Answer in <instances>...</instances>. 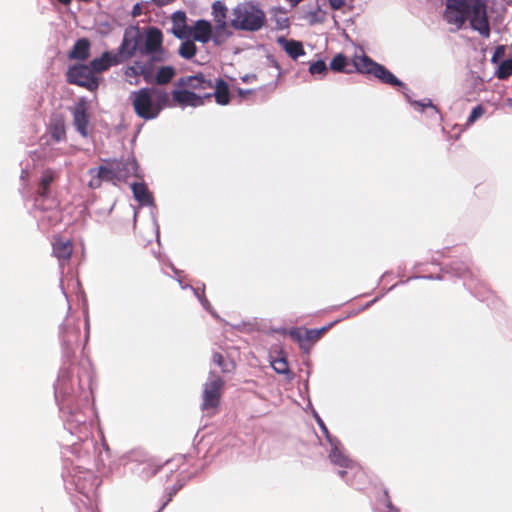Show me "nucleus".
I'll use <instances>...</instances> for the list:
<instances>
[{
    "mask_svg": "<svg viewBox=\"0 0 512 512\" xmlns=\"http://www.w3.org/2000/svg\"><path fill=\"white\" fill-rule=\"evenodd\" d=\"M338 474H339V476H340L341 478H345V477H346V475H347V471H345V470H340V471L338 472Z\"/></svg>",
    "mask_w": 512,
    "mask_h": 512,
    "instance_id": "c03bdc74",
    "label": "nucleus"
},
{
    "mask_svg": "<svg viewBox=\"0 0 512 512\" xmlns=\"http://www.w3.org/2000/svg\"><path fill=\"white\" fill-rule=\"evenodd\" d=\"M66 79L69 84H75L89 90H94L98 86L97 79L87 65L80 64L69 68Z\"/></svg>",
    "mask_w": 512,
    "mask_h": 512,
    "instance_id": "423d86ee",
    "label": "nucleus"
},
{
    "mask_svg": "<svg viewBox=\"0 0 512 512\" xmlns=\"http://www.w3.org/2000/svg\"><path fill=\"white\" fill-rule=\"evenodd\" d=\"M90 42L87 38H81L76 41L68 56L70 59L86 60L90 55Z\"/></svg>",
    "mask_w": 512,
    "mask_h": 512,
    "instance_id": "aec40b11",
    "label": "nucleus"
},
{
    "mask_svg": "<svg viewBox=\"0 0 512 512\" xmlns=\"http://www.w3.org/2000/svg\"><path fill=\"white\" fill-rule=\"evenodd\" d=\"M65 128L63 124L55 125L51 130V136L54 140L60 141L65 137Z\"/></svg>",
    "mask_w": 512,
    "mask_h": 512,
    "instance_id": "e433bc0d",
    "label": "nucleus"
},
{
    "mask_svg": "<svg viewBox=\"0 0 512 512\" xmlns=\"http://www.w3.org/2000/svg\"><path fill=\"white\" fill-rule=\"evenodd\" d=\"M327 70L328 69H327L326 63L323 60H318L316 62H313L309 66V72L312 75L326 74Z\"/></svg>",
    "mask_w": 512,
    "mask_h": 512,
    "instance_id": "72a5a7b5",
    "label": "nucleus"
},
{
    "mask_svg": "<svg viewBox=\"0 0 512 512\" xmlns=\"http://www.w3.org/2000/svg\"><path fill=\"white\" fill-rule=\"evenodd\" d=\"M384 497H385V501H387L388 497H390V495H389L387 490L384 491Z\"/></svg>",
    "mask_w": 512,
    "mask_h": 512,
    "instance_id": "de8ad7c7",
    "label": "nucleus"
},
{
    "mask_svg": "<svg viewBox=\"0 0 512 512\" xmlns=\"http://www.w3.org/2000/svg\"><path fill=\"white\" fill-rule=\"evenodd\" d=\"M271 366L278 374H289L290 369L285 357H278L271 361Z\"/></svg>",
    "mask_w": 512,
    "mask_h": 512,
    "instance_id": "473e14b6",
    "label": "nucleus"
},
{
    "mask_svg": "<svg viewBox=\"0 0 512 512\" xmlns=\"http://www.w3.org/2000/svg\"><path fill=\"white\" fill-rule=\"evenodd\" d=\"M130 99L135 114L144 120H151L167 105L169 95L156 88H141L132 92Z\"/></svg>",
    "mask_w": 512,
    "mask_h": 512,
    "instance_id": "f03ea898",
    "label": "nucleus"
},
{
    "mask_svg": "<svg viewBox=\"0 0 512 512\" xmlns=\"http://www.w3.org/2000/svg\"><path fill=\"white\" fill-rule=\"evenodd\" d=\"M325 12L321 9L318 3L313 10H309L305 13L304 18L309 21L310 24L321 23L325 19Z\"/></svg>",
    "mask_w": 512,
    "mask_h": 512,
    "instance_id": "c756f323",
    "label": "nucleus"
},
{
    "mask_svg": "<svg viewBox=\"0 0 512 512\" xmlns=\"http://www.w3.org/2000/svg\"><path fill=\"white\" fill-rule=\"evenodd\" d=\"M157 472V469L151 470V472H148L150 475H154Z\"/></svg>",
    "mask_w": 512,
    "mask_h": 512,
    "instance_id": "09e8293b",
    "label": "nucleus"
},
{
    "mask_svg": "<svg viewBox=\"0 0 512 512\" xmlns=\"http://www.w3.org/2000/svg\"><path fill=\"white\" fill-rule=\"evenodd\" d=\"M175 76V69L171 66H162L158 69L155 82L158 85L168 84Z\"/></svg>",
    "mask_w": 512,
    "mask_h": 512,
    "instance_id": "cd10ccee",
    "label": "nucleus"
},
{
    "mask_svg": "<svg viewBox=\"0 0 512 512\" xmlns=\"http://www.w3.org/2000/svg\"><path fill=\"white\" fill-rule=\"evenodd\" d=\"M231 26L237 30L257 31L265 23V13L251 3L237 5L232 12Z\"/></svg>",
    "mask_w": 512,
    "mask_h": 512,
    "instance_id": "7ed1b4c3",
    "label": "nucleus"
},
{
    "mask_svg": "<svg viewBox=\"0 0 512 512\" xmlns=\"http://www.w3.org/2000/svg\"><path fill=\"white\" fill-rule=\"evenodd\" d=\"M272 11H273L274 13H276V12H281V9H279V8H274Z\"/></svg>",
    "mask_w": 512,
    "mask_h": 512,
    "instance_id": "8fccbe9b",
    "label": "nucleus"
},
{
    "mask_svg": "<svg viewBox=\"0 0 512 512\" xmlns=\"http://www.w3.org/2000/svg\"><path fill=\"white\" fill-rule=\"evenodd\" d=\"M55 179V173L51 169H47L43 172L37 194L40 197H47L50 193V186Z\"/></svg>",
    "mask_w": 512,
    "mask_h": 512,
    "instance_id": "393cba45",
    "label": "nucleus"
},
{
    "mask_svg": "<svg viewBox=\"0 0 512 512\" xmlns=\"http://www.w3.org/2000/svg\"><path fill=\"white\" fill-rule=\"evenodd\" d=\"M212 360L214 364L221 368L223 373H230L235 369V363L232 360H226L219 352L213 354Z\"/></svg>",
    "mask_w": 512,
    "mask_h": 512,
    "instance_id": "c85d7f7f",
    "label": "nucleus"
},
{
    "mask_svg": "<svg viewBox=\"0 0 512 512\" xmlns=\"http://www.w3.org/2000/svg\"><path fill=\"white\" fill-rule=\"evenodd\" d=\"M97 170L103 181L112 182L113 184L118 182V174L113 161L109 162L107 165L100 166Z\"/></svg>",
    "mask_w": 512,
    "mask_h": 512,
    "instance_id": "a878e982",
    "label": "nucleus"
},
{
    "mask_svg": "<svg viewBox=\"0 0 512 512\" xmlns=\"http://www.w3.org/2000/svg\"><path fill=\"white\" fill-rule=\"evenodd\" d=\"M498 79L504 80L512 75V59L503 60L495 73Z\"/></svg>",
    "mask_w": 512,
    "mask_h": 512,
    "instance_id": "2f4dec72",
    "label": "nucleus"
},
{
    "mask_svg": "<svg viewBox=\"0 0 512 512\" xmlns=\"http://www.w3.org/2000/svg\"><path fill=\"white\" fill-rule=\"evenodd\" d=\"M177 85L184 89L193 91L213 90L214 86L210 80H207L202 73L193 76H184L179 78Z\"/></svg>",
    "mask_w": 512,
    "mask_h": 512,
    "instance_id": "9b49d317",
    "label": "nucleus"
},
{
    "mask_svg": "<svg viewBox=\"0 0 512 512\" xmlns=\"http://www.w3.org/2000/svg\"><path fill=\"white\" fill-rule=\"evenodd\" d=\"M212 10H213L212 14L214 17V21L216 22L215 35L213 38L216 43H219L218 38L220 36V33L224 32L227 27V23H226L227 8L222 2L216 1L215 3H213Z\"/></svg>",
    "mask_w": 512,
    "mask_h": 512,
    "instance_id": "ddd939ff",
    "label": "nucleus"
},
{
    "mask_svg": "<svg viewBox=\"0 0 512 512\" xmlns=\"http://www.w3.org/2000/svg\"><path fill=\"white\" fill-rule=\"evenodd\" d=\"M386 507L390 510V511H396L397 509L394 507L392 501H391V498L388 497V500L386 501Z\"/></svg>",
    "mask_w": 512,
    "mask_h": 512,
    "instance_id": "a19ab883",
    "label": "nucleus"
},
{
    "mask_svg": "<svg viewBox=\"0 0 512 512\" xmlns=\"http://www.w3.org/2000/svg\"><path fill=\"white\" fill-rule=\"evenodd\" d=\"M140 42V35L137 29H126L121 45L115 54L117 59H120V63L128 60L134 56L138 49Z\"/></svg>",
    "mask_w": 512,
    "mask_h": 512,
    "instance_id": "0eeeda50",
    "label": "nucleus"
},
{
    "mask_svg": "<svg viewBox=\"0 0 512 512\" xmlns=\"http://www.w3.org/2000/svg\"><path fill=\"white\" fill-rule=\"evenodd\" d=\"M271 67H272V68H274V69L276 70V76L278 77V76H279V74H280V71H279V67H278V65L274 64V65H272Z\"/></svg>",
    "mask_w": 512,
    "mask_h": 512,
    "instance_id": "49530a36",
    "label": "nucleus"
},
{
    "mask_svg": "<svg viewBox=\"0 0 512 512\" xmlns=\"http://www.w3.org/2000/svg\"><path fill=\"white\" fill-rule=\"evenodd\" d=\"M186 19V14L183 11H177L172 15V31L173 34L179 39H183L189 36L190 27L187 26Z\"/></svg>",
    "mask_w": 512,
    "mask_h": 512,
    "instance_id": "6ab92c4d",
    "label": "nucleus"
},
{
    "mask_svg": "<svg viewBox=\"0 0 512 512\" xmlns=\"http://www.w3.org/2000/svg\"><path fill=\"white\" fill-rule=\"evenodd\" d=\"M444 19L458 29L469 19L471 27L483 37L490 35V26L483 0H448Z\"/></svg>",
    "mask_w": 512,
    "mask_h": 512,
    "instance_id": "f257e3e1",
    "label": "nucleus"
},
{
    "mask_svg": "<svg viewBox=\"0 0 512 512\" xmlns=\"http://www.w3.org/2000/svg\"><path fill=\"white\" fill-rule=\"evenodd\" d=\"M173 100L180 106L197 107L204 104V99H211V93H195L187 89L174 90L172 92Z\"/></svg>",
    "mask_w": 512,
    "mask_h": 512,
    "instance_id": "1a4fd4ad",
    "label": "nucleus"
},
{
    "mask_svg": "<svg viewBox=\"0 0 512 512\" xmlns=\"http://www.w3.org/2000/svg\"><path fill=\"white\" fill-rule=\"evenodd\" d=\"M410 103L416 108V109H419L420 111H424L425 108H432L434 109L436 112H438V109L435 105H433L432 101L430 99H424L423 101H411L409 99Z\"/></svg>",
    "mask_w": 512,
    "mask_h": 512,
    "instance_id": "c9c22d12",
    "label": "nucleus"
},
{
    "mask_svg": "<svg viewBox=\"0 0 512 512\" xmlns=\"http://www.w3.org/2000/svg\"><path fill=\"white\" fill-rule=\"evenodd\" d=\"M214 92H210L215 97L216 102L220 105H226L230 101V92L228 84L223 80L219 79L216 86L213 88Z\"/></svg>",
    "mask_w": 512,
    "mask_h": 512,
    "instance_id": "5701e85b",
    "label": "nucleus"
},
{
    "mask_svg": "<svg viewBox=\"0 0 512 512\" xmlns=\"http://www.w3.org/2000/svg\"><path fill=\"white\" fill-rule=\"evenodd\" d=\"M317 422H318L320 428L322 429L323 433L325 434L327 440L329 442L334 441V439L331 438L329 431H328L327 427L325 426L324 422L320 418L317 419Z\"/></svg>",
    "mask_w": 512,
    "mask_h": 512,
    "instance_id": "58836bf2",
    "label": "nucleus"
},
{
    "mask_svg": "<svg viewBox=\"0 0 512 512\" xmlns=\"http://www.w3.org/2000/svg\"><path fill=\"white\" fill-rule=\"evenodd\" d=\"M197 51L196 45L191 40H186L181 43L179 47V55L184 59H191L195 56Z\"/></svg>",
    "mask_w": 512,
    "mask_h": 512,
    "instance_id": "7c9ffc66",
    "label": "nucleus"
},
{
    "mask_svg": "<svg viewBox=\"0 0 512 512\" xmlns=\"http://www.w3.org/2000/svg\"><path fill=\"white\" fill-rule=\"evenodd\" d=\"M53 254L59 260H69L73 253V242L71 239L56 235L52 240Z\"/></svg>",
    "mask_w": 512,
    "mask_h": 512,
    "instance_id": "f8f14e48",
    "label": "nucleus"
},
{
    "mask_svg": "<svg viewBox=\"0 0 512 512\" xmlns=\"http://www.w3.org/2000/svg\"><path fill=\"white\" fill-rule=\"evenodd\" d=\"M225 382L224 380L217 376L211 375L209 380L204 384L203 388V402L201 405V409L203 411H207L210 409H217L220 405V401L223 395Z\"/></svg>",
    "mask_w": 512,
    "mask_h": 512,
    "instance_id": "39448f33",
    "label": "nucleus"
},
{
    "mask_svg": "<svg viewBox=\"0 0 512 512\" xmlns=\"http://www.w3.org/2000/svg\"><path fill=\"white\" fill-rule=\"evenodd\" d=\"M333 323L329 324L328 326L322 327L321 329H317V331H321V336L326 333L331 327Z\"/></svg>",
    "mask_w": 512,
    "mask_h": 512,
    "instance_id": "79ce46f5",
    "label": "nucleus"
},
{
    "mask_svg": "<svg viewBox=\"0 0 512 512\" xmlns=\"http://www.w3.org/2000/svg\"><path fill=\"white\" fill-rule=\"evenodd\" d=\"M57 1L60 2L61 4L69 5L72 0H57Z\"/></svg>",
    "mask_w": 512,
    "mask_h": 512,
    "instance_id": "a18cd8bd",
    "label": "nucleus"
},
{
    "mask_svg": "<svg viewBox=\"0 0 512 512\" xmlns=\"http://www.w3.org/2000/svg\"><path fill=\"white\" fill-rule=\"evenodd\" d=\"M88 109V102L85 98H80L72 109L73 124L82 137L88 136L90 122Z\"/></svg>",
    "mask_w": 512,
    "mask_h": 512,
    "instance_id": "6e6552de",
    "label": "nucleus"
},
{
    "mask_svg": "<svg viewBox=\"0 0 512 512\" xmlns=\"http://www.w3.org/2000/svg\"><path fill=\"white\" fill-rule=\"evenodd\" d=\"M291 7H296L302 0H288Z\"/></svg>",
    "mask_w": 512,
    "mask_h": 512,
    "instance_id": "37998d69",
    "label": "nucleus"
},
{
    "mask_svg": "<svg viewBox=\"0 0 512 512\" xmlns=\"http://www.w3.org/2000/svg\"><path fill=\"white\" fill-rule=\"evenodd\" d=\"M189 36L195 41L207 43L212 36V26L206 20H198L192 28H190Z\"/></svg>",
    "mask_w": 512,
    "mask_h": 512,
    "instance_id": "f3484780",
    "label": "nucleus"
},
{
    "mask_svg": "<svg viewBox=\"0 0 512 512\" xmlns=\"http://www.w3.org/2000/svg\"><path fill=\"white\" fill-rule=\"evenodd\" d=\"M163 36L158 28H150L146 34L144 49L142 53L153 54L162 47Z\"/></svg>",
    "mask_w": 512,
    "mask_h": 512,
    "instance_id": "2eb2a0df",
    "label": "nucleus"
},
{
    "mask_svg": "<svg viewBox=\"0 0 512 512\" xmlns=\"http://www.w3.org/2000/svg\"><path fill=\"white\" fill-rule=\"evenodd\" d=\"M353 68L363 74H371L385 84L404 86L386 67L371 60L366 55L355 56L352 61Z\"/></svg>",
    "mask_w": 512,
    "mask_h": 512,
    "instance_id": "20e7f679",
    "label": "nucleus"
},
{
    "mask_svg": "<svg viewBox=\"0 0 512 512\" xmlns=\"http://www.w3.org/2000/svg\"><path fill=\"white\" fill-rule=\"evenodd\" d=\"M118 64H120V59H117L114 53L106 51L99 58L93 59L89 68L92 73H101Z\"/></svg>",
    "mask_w": 512,
    "mask_h": 512,
    "instance_id": "4468645a",
    "label": "nucleus"
},
{
    "mask_svg": "<svg viewBox=\"0 0 512 512\" xmlns=\"http://www.w3.org/2000/svg\"><path fill=\"white\" fill-rule=\"evenodd\" d=\"M89 173L90 174H94L95 173V175L89 181V187L92 188V189L99 188L101 186L102 182H103V179L100 178L98 170L97 169H91L89 171Z\"/></svg>",
    "mask_w": 512,
    "mask_h": 512,
    "instance_id": "4c0bfd02",
    "label": "nucleus"
},
{
    "mask_svg": "<svg viewBox=\"0 0 512 512\" xmlns=\"http://www.w3.org/2000/svg\"><path fill=\"white\" fill-rule=\"evenodd\" d=\"M118 174V182L126 181L131 176H136L138 171V164L134 159L126 161H113Z\"/></svg>",
    "mask_w": 512,
    "mask_h": 512,
    "instance_id": "a211bd4d",
    "label": "nucleus"
},
{
    "mask_svg": "<svg viewBox=\"0 0 512 512\" xmlns=\"http://www.w3.org/2000/svg\"><path fill=\"white\" fill-rule=\"evenodd\" d=\"M330 444H331L332 448H331V452L329 454V458L333 464L338 465L343 468L354 469L355 475H357V474L363 475L364 474L362 469L354 461H352L346 455H344V453L340 449V443L338 440L331 441Z\"/></svg>",
    "mask_w": 512,
    "mask_h": 512,
    "instance_id": "9d476101",
    "label": "nucleus"
},
{
    "mask_svg": "<svg viewBox=\"0 0 512 512\" xmlns=\"http://www.w3.org/2000/svg\"><path fill=\"white\" fill-rule=\"evenodd\" d=\"M131 188L134 198L141 205H150L153 203V197L144 183H133Z\"/></svg>",
    "mask_w": 512,
    "mask_h": 512,
    "instance_id": "4be33fe9",
    "label": "nucleus"
},
{
    "mask_svg": "<svg viewBox=\"0 0 512 512\" xmlns=\"http://www.w3.org/2000/svg\"><path fill=\"white\" fill-rule=\"evenodd\" d=\"M349 66L347 57L343 54H337L330 62V69L334 72L351 73L353 69L349 68Z\"/></svg>",
    "mask_w": 512,
    "mask_h": 512,
    "instance_id": "bb28decb",
    "label": "nucleus"
},
{
    "mask_svg": "<svg viewBox=\"0 0 512 512\" xmlns=\"http://www.w3.org/2000/svg\"><path fill=\"white\" fill-rule=\"evenodd\" d=\"M290 335L301 343L304 340L309 342H316L321 338V331H317V329H306L304 331H301L300 329H294L291 330Z\"/></svg>",
    "mask_w": 512,
    "mask_h": 512,
    "instance_id": "b1692460",
    "label": "nucleus"
},
{
    "mask_svg": "<svg viewBox=\"0 0 512 512\" xmlns=\"http://www.w3.org/2000/svg\"><path fill=\"white\" fill-rule=\"evenodd\" d=\"M128 78L142 76L145 82L151 83L153 79V69L150 64L136 61L133 65L128 66L124 72Z\"/></svg>",
    "mask_w": 512,
    "mask_h": 512,
    "instance_id": "dca6fc26",
    "label": "nucleus"
},
{
    "mask_svg": "<svg viewBox=\"0 0 512 512\" xmlns=\"http://www.w3.org/2000/svg\"><path fill=\"white\" fill-rule=\"evenodd\" d=\"M278 43L292 59H297L299 56L305 54L303 45L299 41L288 40L284 37H280L278 39Z\"/></svg>",
    "mask_w": 512,
    "mask_h": 512,
    "instance_id": "412c9836",
    "label": "nucleus"
},
{
    "mask_svg": "<svg viewBox=\"0 0 512 512\" xmlns=\"http://www.w3.org/2000/svg\"><path fill=\"white\" fill-rule=\"evenodd\" d=\"M485 113V109L481 105L474 107L467 119V125L473 124Z\"/></svg>",
    "mask_w": 512,
    "mask_h": 512,
    "instance_id": "f704fd0d",
    "label": "nucleus"
},
{
    "mask_svg": "<svg viewBox=\"0 0 512 512\" xmlns=\"http://www.w3.org/2000/svg\"><path fill=\"white\" fill-rule=\"evenodd\" d=\"M330 6L334 10L341 9L345 4V0H329Z\"/></svg>",
    "mask_w": 512,
    "mask_h": 512,
    "instance_id": "ea45409f",
    "label": "nucleus"
}]
</instances>
